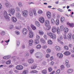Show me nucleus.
Segmentation results:
<instances>
[{
  "instance_id": "7c9ffc66",
  "label": "nucleus",
  "mask_w": 74,
  "mask_h": 74,
  "mask_svg": "<svg viewBox=\"0 0 74 74\" xmlns=\"http://www.w3.org/2000/svg\"><path fill=\"white\" fill-rule=\"evenodd\" d=\"M67 24L68 25H69L70 27H74V24H70L69 23H67Z\"/></svg>"
},
{
  "instance_id": "3c124183",
  "label": "nucleus",
  "mask_w": 74,
  "mask_h": 74,
  "mask_svg": "<svg viewBox=\"0 0 74 74\" xmlns=\"http://www.w3.org/2000/svg\"><path fill=\"white\" fill-rule=\"evenodd\" d=\"M28 30L29 33H33V32H32V29H30V28H28Z\"/></svg>"
},
{
  "instance_id": "a18cd8bd",
  "label": "nucleus",
  "mask_w": 74,
  "mask_h": 74,
  "mask_svg": "<svg viewBox=\"0 0 74 74\" xmlns=\"http://www.w3.org/2000/svg\"><path fill=\"white\" fill-rule=\"evenodd\" d=\"M16 11H18V12H19V11H20V8L18 7H16Z\"/></svg>"
},
{
  "instance_id": "69168bd1",
  "label": "nucleus",
  "mask_w": 74,
  "mask_h": 74,
  "mask_svg": "<svg viewBox=\"0 0 74 74\" xmlns=\"http://www.w3.org/2000/svg\"><path fill=\"white\" fill-rule=\"evenodd\" d=\"M10 29H13V28H14V25H11L10 26Z\"/></svg>"
},
{
  "instance_id": "052dcab7",
  "label": "nucleus",
  "mask_w": 74,
  "mask_h": 74,
  "mask_svg": "<svg viewBox=\"0 0 74 74\" xmlns=\"http://www.w3.org/2000/svg\"><path fill=\"white\" fill-rule=\"evenodd\" d=\"M45 56L47 58H49L50 56H49V54H47Z\"/></svg>"
},
{
  "instance_id": "f704fd0d",
  "label": "nucleus",
  "mask_w": 74,
  "mask_h": 74,
  "mask_svg": "<svg viewBox=\"0 0 74 74\" xmlns=\"http://www.w3.org/2000/svg\"><path fill=\"white\" fill-rule=\"evenodd\" d=\"M64 29V27L63 25H62L60 27V30L61 31H63Z\"/></svg>"
},
{
  "instance_id": "de8ad7c7",
  "label": "nucleus",
  "mask_w": 74,
  "mask_h": 74,
  "mask_svg": "<svg viewBox=\"0 0 74 74\" xmlns=\"http://www.w3.org/2000/svg\"><path fill=\"white\" fill-rule=\"evenodd\" d=\"M42 74H47V70H43L42 71Z\"/></svg>"
},
{
  "instance_id": "6ab92c4d",
  "label": "nucleus",
  "mask_w": 74,
  "mask_h": 74,
  "mask_svg": "<svg viewBox=\"0 0 74 74\" xmlns=\"http://www.w3.org/2000/svg\"><path fill=\"white\" fill-rule=\"evenodd\" d=\"M29 46H32L33 43V40H29Z\"/></svg>"
},
{
  "instance_id": "473e14b6",
  "label": "nucleus",
  "mask_w": 74,
  "mask_h": 74,
  "mask_svg": "<svg viewBox=\"0 0 74 74\" xmlns=\"http://www.w3.org/2000/svg\"><path fill=\"white\" fill-rule=\"evenodd\" d=\"M48 43L49 45H52V41L51 40H49L48 41Z\"/></svg>"
},
{
  "instance_id": "cd10ccee",
  "label": "nucleus",
  "mask_w": 74,
  "mask_h": 74,
  "mask_svg": "<svg viewBox=\"0 0 74 74\" xmlns=\"http://www.w3.org/2000/svg\"><path fill=\"white\" fill-rule=\"evenodd\" d=\"M64 20H65L64 19V17H62L61 18V23H63V22H64Z\"/></svg>"
},
{
  "instance_id": "864d4df0",
  "label": "nucleus",
  "mask_w": 74,
  "mask_h": 74,
  "mask_svg": "<svg viewBox=\"0 0 74 74\" xmlns=\"http://www.w3.org/2000/svg\"><path fill=\"white\" fill-rule=\"evenodd\" d=\"M44 37L45 40H47L48 36H47V35L45 34L44 36Z\"/></svg>"
},
{
  "instance_id": "2eb2a0df",
  "label": "nucleus",
  "mask_w": 74,
  "mask_h": 74,
  "mask_svg": "<svg viewBox=\"0 0 74 74\" xmlns=\"http://www.w3.org/2000/svg\"><path fill=\"white\" fill-rule=\"evenodd\" d=\"M57 28L55 27H53L52 28V31L53 33H55L56 32Z\"/></svg>"
},
{
  "instance_id": "6e6d98bb",
  "label": "nucleus",
  "mask_w": 74,
  "mask_h": 74,
  "mask_svg": "<svg viewBox=\"0 0 74 74\" xmlns=\"http://www.w3.org/2000/svg\"><path fill=\"white\" fill-rule=\"evenodd\" d=\"M64 65H62L61 66V70H64Z\"/></svg>"
},
{
  "instance_id": "4c0bfd02",
  "label": "nucleus",
  "mask_w": 74,
  "mask_h": 74,
  "mask_svg": "<svg viewBox=\"0 0 74 74\" xmlns=\"http://www.w3.org/2000/svg\"><path fill=\"white\" fill-rule=\"evenodd\" d=\"M18 6L20 7H21L23 6V5L22 4V3L21 2H19L18 3Z\"/></svg>"
},
{
  "instance_id": "7ed1b4c3",
  "label": "nucleus",
  "mask_w": 74,
  "mask_h": 74,
  "mask_svg": "<svg viewBox=\"0 0 74 74\" xmlns=\"http://www.w3.org/2000/svg\"><path fill=\"white\" fill-rule=\"evenodd\" d=\"M5 5L6 8H10L12 7V5L10 4L8 1H7L5 3Z\"/></svg>"
},
{
  "instance_id": "79ce46f5",
  "label": "nucleus",
  "mask_w": 74,
  "mask_h": 74,
  "mask_svg": "<svg viewBox=\"0 0 74 74\" xmlns=\"http://www.w3.org/2000/svg\"><path fill=\"white\" fill-rule=\"evenodd\" d=\"M39 33L40 35H43V34H44V32L42 31H40L39 32Z\"/></svg>"
},
{
  "instance_id": "37998d69",
  "label": "nucleus",
  "mask_w": 74,
  "mask_h": 74,
  "mask_svg": "<svg viewBox=\"0 0 74 74\" xmlns=\"http://www.w3.org/2000/svg\"><path fill=\"white\" fill-rule=\"evenodd\" d=\"M51 23H52V24H53V23H55V20H54V19H53V18H51Z\"/></svg>"
},
{
  "instance_id": "338daca9",
  "label": "nucleus",
  "mask_w": 74,
  "mask_h": 74,
  "mask_svg": "<svg viewBox=\"0 0 74 74\" xmlns=\"http://www.w3.org/2000/svg\"><path fill=\"white\" fill-rule=\"evenodd\" d=\"M69 48H73V45H71V44H69Z\"/></svg>"
},
{
  "instance_id": "393cba45",
  "label": "nucleus",
  "mask_w": 74,
  "mask_h": 74,
  "mask_svg": "<svg viewBox=\"0 0 74 74\" xmlns=\"http://www.w3.org/2000/svg\"><path fill=\"white\" fill-rule=\"evenodd\" d=\"M33 33H30L29 34V38H33Z\"/></svg>"
},
{
  "instance_id": "20e7f679",
  "label": "nucleus",
  "mask_w": 74,
  "mask_h": 74,
  "mask_svg": "<svg viewBox=\"0 0 74 74\" xmlns=\"http://www.w3.org/2000/svg\"><path fill=\"white\" fill-rule=\"evenodd\" d=\"M22 14L23 16L24 17H26L28 16V12L26 10L23 11Z\"/></svg>"
},
{
  "instance_id": "bb28decb",
  "label": "nucleus",
  "mask_w": 74,
  "mask_h": 74,
  "mask_svg": "<svg viewBox=\"0 0 74 74\" xmlns=\"http://www.w3.org/2000/svg\"><path fill=\"white\" fill-rule=\"evenodd\" d=\"M35 24L36 25V26H38V27H40V23H39L38 22L36 21Z\"/></svg>"
},
{
  "instance_id": "b1692460",
  "label": "nucleus",
  "mask_w": 74,
  "mask_h": 74,
  "mask_svg": "<svg viewBox=\"0 0 74 74\" xmlns=\"http://www.w3.org/2000/svg\"><path fill=\"white\" fill-rule=\"evenodd\" d=\"M28 70H24L23 72H22V74H27L28 73Z\"/></svg>"
},
{
  "instance_id": "603ef678",
  "label": "nucleus",
  "mask_w": 74,
  "mask_h": 74,
  "mask_svg": "<svg viewBox=\"0 0 74 74\" xmlns=\"http://www.w3.org/2000/svg\"><path fill=\"white\" fill-rule=\"evenodd\" d=\"M34 52V49H32L30 51V54L31 55L32 54V53H33Z\"/></svg>"
},
{
  "instance_id": "0e129e2a",
  "label": "nucleus",
  "mask_w": 74,
  "mask_h": 74,
  "mask_svg": "<svg viewBox=\"0 0 74 74\" xmlns=\"http://www.w3.org/2000/svg\"><path fill=\"white\" fill-rule=\"evenodd\" d=\"M36 39H37V40H40V36L38 35H37L36 36Z\"/></svg>"
},
{
  "instance_id": "1a4fd4ad",
  "label": "nucleus",
  "mask_w": 74,
  "mask_h": 74,
  "mask_svg": "<svg viewBox=\"0 0 74 74\" xmlns=\"http://www.w3.org/2000/svg\"><path fill=\"white\" fill-rule=\"evenodd\" d=\"M40 54V53H36L35 54V56L36 58H41L42 56H40L39 55Z\"/></svg>"
},
{
  "instance_id": "09e8293b",
  "label": "nucleus",
  "mask_w": 74,
  "mask_h": 74,
  "mask_svg": "<svg viewBox=\"0 0 74 74\" xmlns=\"http://www.w3.org/2000/svg\"><path fill=\"white\" fill-rule=\"evenodd\" d=\"M15 32L17 35H19L20 34V33L18 31H16Z\"/></svg>"
},
{
  "instance_id": "5fc2aeb1",
  "label": "nucleus",
  "mask_w": 74,
  "mask_h": 74,
  "mask_svg": "<svg viewBox=\"0 0 74 74\" xmlns=\"http://www.w3.org/2000/svg\"><path fill=\"white\" fill-rule=\"evenodd\" d=\"M60 70L58 69L56 71V74H59V73H60Z\"/></svg>"
},
{
  "instance_id": "9d476101",
  "label": "nucleus",
  "mask_w": 74,
  "mask_h": 74,
  "mask_svg": "<svg viewBox=\"0 0 74 74\" xmlns=\"http://www.w3.org/2000/svg\"><path fill=\"white\" fill-rule=\"evenodd\" d=\"M23 33L24 35H26L27 33V29L24 28L23 30Z\"/></svg>"
},
{
  "instance_id": "39448f33",
  "label": "nucleus",
  "mask_w": 74,
  "mask_h": 74,
  "mask_svg": "<svg viewBox=\"0 0 74 74\" xmlns=\"http://www.w3.org/2000/svg\"><path fill=\"white\" fill-rule=\"evenodd\" d=\"M9 12L12 15H14L15 14V10L14 8H10L8 10Z\"/></svg>"
},
{
  "instance_id": "680f3d73",
  "label": "nucleus",
  "mask_w": 74,
  "mask_h": 74,
  "mask_svg": "<svg viewBox=\"0 0 74 74\" xmlns=\"http://www.w3.org/2000/svg\"><path fill=\"white\" fill-rule=\"evenodd\" d=\"M58 10L59 11H60V12H62L63 11V10L61 9L60 8L58 9Z\"/></svg>"
},
{
  "instance_id": "423d86ee",
  "label": "nucleus",
  "mask_w": 74,
  "mask_h": 74,
  "mask_svg": "<svg viewBox=\"0 0 74 74\" xmlns=\"http://www.w3.org/2000/svg\"><path fill=\"white\" fill-rule=\"evenodd\" d=\"M16 69L17 70H21L23 69V67L22 65H18L16 66Z\"/></svg>"
},
{
  "instance_id": "ddd939ff",
  "label": "nucleus",
  "mask_w": 74,
  "mask_h": 74,
  "mask_svg": "<svg viewBox=\"0 0 74 74\" xmlns=\"http://www.w3.org/2000/svg\"><path fill=\"white\" fill-rule=\"evenodd\" d=\"M46 15L48 19H49V18H51V12H48L46 13Z\"/></svg>"
},
{
  "instance_id": "c9c22d12",
  "label": "nucleus",
  "mask_w": 74,
  "mask_h": 74,
  "mask_svg": "<svg viewBox=\"0 0 74 74\" xmlns=\"http://www.w3.org/2000/svg\"><path fill=\"white\" fill-rule=\"evenodd\" d=\"M56 25H59V19H56Z\"/></svg>"
},
{
  "instance_id": "49530a36",
  "label": "nucleus",
  "mask_w": 74,
  "mask_h": 74,
  "mask_svg": "<svg viewBox=\"0 0 74 74\" xmlns=\"http://www.w3.org/2000/svg\"><path fill=\"white\" fill-rule=\"evenodd\" d=\"M64 49H66V50H69V47L67 46H64Z\"/></svg>"
},
{
  "instance_id": "2f4dec72",
  "label": "nucleus",
  "mask_w": 74,
  "mask_h": 74,
  "mask_svg": "<svg viewBox=\"0 0 74 74\" xmlns=\"http://www.w3.org/2000/svg\"><path fill=\"white\" fill-rule=\"evenodd\" d=\"M17 46H19L20 45V41L19 40H17L16 42Z\"/></svg>"
},
{
  "instance_id": "a211bd4d",
  "label": "nucleus",
  "mask_w": 74,
  "mask_h": 74,
  "mask_svg": "<svg viewBox=\"0 0 74 74\" xmlns=\"http://www.w3.org/2000/svg\"><path fill=\"white\" fill-rule=\"evenodd\" d=\"M64 33H65V34H66V33H68V32L69 31V29L67 27H65L64 28Z\"/></svg>"
},
{
  "instance_id": "9b49d317",
  "label": "nucleus",
  "mask_w": 74,
  "mask_h": 74,
  "mask_svg": "<svg viewBox=\"0 0 74 74\" xmlns=\"http://www.w3.org/2000/svg\"><path fill=\"white\" fill-rule=\"evenodd\" d=\"M11 20L13 22H16L18 21L17 18L14 17H12L11 18Z\"/></svg>"
},
{
  "instance_id": "72a5a7b5",
  "label": "nucleus",
  "mask_w": 74,
  "mask_h": 74,
  "mask_svg": "<svg viewBox=\"0 0 74 74\" xmlns=\"http://www.w3.org/2000/svg\"><path fill=\"white\" fill-rule=\"evenodd\" d=\"M31 27L32 29L33 30H36V27L33 25H31Z\"/></svg>"
},
{
  "instance_id": "13d9d810",
  "label": "nucleus",
  "mask_w": 74,
  "mask_h": 74,
  "mask_svg": "<svg viewBox=\"0 0 74 74\" xmlns=\"http://www.w3.org/2000/svg\"><path fill=\"white\" fill-rule=\"evenodd\" d=\"M48 70L49 72H51V71H52V68L51 67L49 68Z\"/></svg>"
},
{
  "instance_id": "c756f323",
  "label": "nucleus",
  "mask_w": 74,
  "mask_h": 74,
  "mask_svg": "<svg viewBox=\"0 0 74 74\" xmlns=\"http://www.w3.org/2000/svg\"><path fill=\"white\" fill-rule=\"evenodd\" d=\"M34 42L35 44H38L39 43V40L37 39H35Z\"/></svg>"
},
{
  "instance_id": "c03bdc74",
  "label": "nucleus",
  "mask_w": 74,
  "mask_h": 74,
  "mask_svg": "<svg viewBox=\"0 0 74 74\" xmlns=\"http://www.w3.org/2000/svg\"><path fill=\"white\" fill-rule=\"evenodd\" d=\"M46 27H47L46 30H49L51 29V26L48 25L47 26H46Z\"/></svg>"
},
{
  "instance_id": "f8f14e48",
  "label": "nucleus",
  "mask_w": 74,
  "mask_h": 74,
  "mask_svg": "<svg viewBox=\"0 0 74 74\" xmlns=\"http://www.w3.org/2000/svg\"><path fill=\"white\" fill-rule=\"evenodd\" d=\"M74 71V70L72 69H69L67 71V73H68V74H71V73H72Z\"/></svg>"
},
{
  "instance_id": "bf43d9fd",
  "label": "nucleus",
  "mask_w": 74,
  "mask_h": 74,
  "mask_svg": "<svg viewBox=\"0 0 74 74\" xmlns=\"http://www.w3.org/2000/svg\"><path fill=\"white\" fill-rule=\"evenodd\" d=\"M47 53H50V52H51V50L49 49H48L47 50Z\"/></svg>"
},
{
  "instance_id": "e433bc0d",
  "label": "nucleus",
  "mask_w": 74,
  "mask_h": 74,
  "mask_svg": "<svg viewBox=\"0 0 74 74\" xmlns=\"http://www.w3.org/2000/svg\"><path fill=\"white\" fill-rule=\"evenodd\" d=\"M5 34V32L4 31H2L1 32V36H4Z\"/></svg>"
},
{
  "instance_id": "f257e3e1",
  "label": "nucleus",
  "mask_w": 74,
  "mask_h": 74,
  "mask_svg": "<svg viewBox=\"0 0 74 74\" xmlns=\"http://www.w3.org/2000/svg\"><path fill=\"white\" fill-rule=\"evenodd\" d=\"M47 34L48 36H50V37L53 39H56V34H53L51 32H47Z\"/></svg>"
},
{
  "instance_id": "f03ea898",
  "label": "nucleus",
  "mask_w": 74,
  "mask_h": 74,
  "mask_svg": "<svg viewBox=\"0 0 74 74\" xmlns=\"http://www.w3.org/2000/svg\"><path fill=\"white\" fill-rule=\"evenodd\" d=\"M4 16L5 19H7L8 21H10V17L8 16L7 12L5 11H4Z\"/></svg>"
},
{
  "instance_id": "4468645a",
  "label": "nucleus",
  "mask_w": 74,
  "mask_h": 74,
  "mask_svg": "<svg viewBox=\"0 0 74 74\" xmlns=\"http://www.w3.org/2000/svg\"><path fill=\"white\" fill-rule=\"evenodd\" d=\"M16 16L17 18L20 19L21 16V14L19 13H17L16 14Z\"/></svg>"
},
{
  "instance_id": "a19ab883",
  "label": "nucleus",
  "mask_w": 74,
  "mask_h": 74,
  "mask_svg": "<svg viewBox=\"0 0 74 74\" xmlns=\"http://www.w3.org/2000/svg\"><path fill=\"white\" fill-rule=\"evenodd\" d=\"M36 67H37V66L34 65L31 66V69H36Z\"/></svg>"
},
{
  "instance_id": "0eeeda50",
  "label": "nucleus",
  "mask_w": 74,
  "mask_h": 74,
  "mask_svg": "<svg viewBox=\"0 0 74 74\" xmlns=\"http://www.w3.org/2000/svg\"><path fill=\"white\" fill-rule=\"evenodd\" d=\"M68 39L69 41H70L72 39V34L71 33H69L67 35Z\"/></svg>"
},
{
  "instance_id": "f3484780",
  "label": "nucleus",
  "mask_w": 74,
  "mask_h": 74,
  "mask_svg": "<svg viewBox=\"0 0 74 74\" xmlns=\"http://www.w3.org/2000/svg\"><path fill=\"white\" fill-rule=\"evenodd\" d=\"M45 25L46 26H49V21L48 20H46L45 21Z\"/></svg>"
},
{
  "instance_id": "a878e982",
  "label": "nucleus",
  "mask_w": 74,
  "mask_h": 74,
  "mask_svg": "<svg viewBox=\"0 0 74 74\" xmlns=\"http://www.w3.org/2000/svg\"><path fill=\"white\" fill-rule=\"evenodd\" d=\"M64 55H70L71 53H70V52L69 51H67L65 52L64 53Z\"/></svg>"
},
{
  "instance_id": "4d7b16f0",
  "label": "nucleus",
  "mask_w": 74,
  "mask_h": 74,
  "mask_svg": "<svg viewBox=\"0 0 74 74\" xmlns=\"http://www.w3.org/2000/svg\"><path fill=\"white\" fill-rule=\"evenodd\" d=\"M11 64V60H9L8 61L6 62V64Z\"/></svg>"
},
{
  "instance_id": "5701e85b",
  "label": "nucleus",
  "mask_w": 74,
  "mask_h": 74,
  "mask_svg": "<svg viewBox=\"0 0 74 74\" xmlns=\"http://www.w3.org/2000/svg\"><path fill=\"white\" fill-rule=\"evenodd\" d=\"M10 58H11V56H7L3 57V58L4 59H10Z\"/></svg>"
},
{
  "instance_id": "c85d7f7f",
  "label": "nucleus",
  "mask_w": 74,
  "mask_h": 74,
  "mask_svg": "<svg viewBox=\"0 0 74 74\" xmlns=\"http://www.w3.org/2000/svg\"><path fill=\"white\" fill-rule=\"evenodd\" d=\"M40 41L41 42L43 43V44H45L46 42L45 40L43 38H41L40 40Z\"/></svg>"
},
{
  "instance_id": "774afa93",
  "label": "nucleus",
  "mask_w": 74,
  "mask_h": 74,
  "mask_svg": "<svg viewBox=\"0 0 74 74\" xmlns=\"http://www.w3.org/2000/svg\"><path fill=\"white\" fill-rule=\"evenodd\" d=\"M66 66L67 68H69V67H70V65L69 64H67L66 65Z\"/></svg>"
},
{
  "instance_id": "aec40b11",
  "label": "nucleus",
  "mask_w": 74,
  "mask_h": 74,
  "mask_svg": "<svg viewBox=\"0 0 74 74\" xmlns=\"http://www.w3.org/2000/svg\"><path fill=\"white\" fill-rule=\"evenodd\" d=\"M28 62L29 64H32L34 62V60H33V59H29L28 60Z\"/></svg>"
},
{
  "instance_id": "8fccbe9b",
  "label": "nucleus",
  "mask_w": 74,
  "mask_h": 74,
  "mask_svg": "<svg viewBox=\"0 0 74 74\" xmlns=\"http://www.w3.org/2000/svg\"><path fill=\"white\" fill-rule=\"evenodd\" d=\"M33 13H34V14L35 16H36V15H37V13H36V10H34L33 11Z\"/></svg>"
},
{
  "instance_id": "58836bf2",
  "label": "nucleus",
  "mask_w": 74,
  "mask_h": 74,
  "mask_svg": "<svg viewBox=\"0 0 74 74\" xmlns=\"http://www.w3.org/2000/svg\"><path fill=\"white\" fill-rule=\"evenodd\" d=\"M41 48V45H38L36 46V48L37 49H40Z\"/></svg>"
},
{
  "instance_id": "dca6fc26",
  "label": "nucleus",
  "mask_w": 74,
  "mask_h": 74,
  "mask_svg": "<svg viewBox=\"0 0 74 74\" xmlns=\"http://www.w3.org/2000/svg\"><path fill=\"white\" fill-rule=\"evenodd\" d=\"M29 14L30 16H32L33 15V10H29Z\"/></svg>"
},
{
  "instance_id": "4be33fe9",
  "label": "nucleus",
  "mask_w": 74,
  "mask_h": 74,
  "mask_svg": "<svg viewBox=\"0 0 74 74\" xmlns=\"http://www.w3.org/2000/svg\"><path fill=\"white\" fill-rule=\"evenodd\" d=\"M55 48L56 50V51H60L61 49V48H60V47L59 46H56V47Z\"/></svg>"
},
{
  "instance_id": "ea45409f",
  "label": "nucleus",
  "mask_w": 74,
  "mask_h": 74,
  "mask_svg": "<svg viewBox=\"0 0 74 74\" xmlns=\"http://www.w3.org/2000/svg\"><path fill=\"white\" fill-rule=\"evenodd\" d=\"M38 14H42V13L43 12L41 10H39L38 12Z\"/></svg>"
},
{
  "instance_id": "412c9836",
  "label": "nucleus",
  "mask_w": 74,
  "mask_h": 74,
  "mask_svg": "<svg viewBox=\"0 0 74 74\" xmlns=\"http://www.w3.org/2000/svg\"><path fill=\"white\" fill-rule=\"evenodd\" d=\"M56 31H57V33L58 34H60V29L59 27H57Z\"/></svg>"
},
{
  "instance_id": "e2e57ef3",
  "label": "nucleus",
  "mask_w": 74,
  "mask_h": 74,
  "mask_svg": "<svg viewBox=\"0 0 74 74\" xmlns=\"http://www.w3.org/2000/svg\"><path fill=\"white\" fill-rule=\"evenodd\" d=\"M58 41L60 42L61 44H63V42L62 41H60V40H59V39H58Z\"/></svg>"
},
{
  "instance_id": "6e6552de",
  "label": "nucleus",
  "mask_w": 74,
  "mask_h": 74,
  "mask_svg": "<svg viewBox=\"0 0 74 74\" xmlns=\"http://www.w3.org/2000/svg\"><path fill=\"white\" fill-rule=\"evenodd\" d=\"M39 21L41 23H43L45 21L44 18L43 17H39Z\"/></svg>"
}]
</instances>
